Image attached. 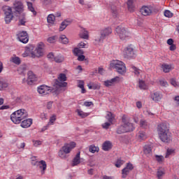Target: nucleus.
<instances>
[{
  "instance_id": "f257e3e1",
  "label": "nucleus",
  "mask_w": 179,
  "mask_h": 179,
  "mask_svg": "<svg viewBox=\"0 0 179 179\" xmlns=\"http://www.w3.org/2000/svg\"><path fill=\"white\" fill-rule=\"evenodd\" d=\"M28 117L27 111L24 109H20L13 113L10 115V120L14 124H20L23 120Z\"/></svg>"
},
{
  "instance_id": "f03ea898",
  "label": "nucleus",
  "mask_w": 179,
  "mask_h": 179,
  "mask_svg": "<svg viewBox=\"0 0 179 179\" xmlns=\"http://www.w3.org/2000/svg\"><path fill=\"white\" fill-rule=\"evenodd\" d=\"M122 122L121 124L117 130V134L121 135V134H125L127 132H131L134 131V124L128 121H127V116L123 115L122 117Z\"/></svg>"
},
{
  "instance_id": "7ed1b4c3",
  "label": "nucleus",
  "mask_w": 179,
  "mask_h": 179,
  "mask_svg": "<svg viewBox=\"0 0 179 179\" xmlns=\"http://www.w3.org/2000/svg\"><path fill=\"white\" fill-rule=\"evenodd\" d=\"M110 66L113 69H115L117 73L124 75L127 72L125 64L120 60H113L110 63Z\"/></svg>"
},
{
  "instance_id": "20e7f679",
  "label": "nucleus",
  "mask_w": 179,
  "mask_h": 179,
  "mask_svg": "<svg viewBox=\"0 0 179 179\" xmlns=\"http://www.w3.org/2000/svg\"><path fill=\"white\" fill-rule=\"evenodd\" d=\"M116 34L122 40V41H125V40H129L131 37V32L128 31V29L122 27L118 26L115 29Z\"/></svg>"
},
{
  "instance_id": "39448f33",
  "label": "nucleus",
  "mask_w": 179,
  "mask_h": 179,
  "mask_svg": "<svg viewBox=\"0 0 179 179\" xmlns=\"http://www.w3.org/2000/svg\"><path fill=\"white\" fill-rule=\"evenodd\" d=\"M31 58H40L44 55V43L40 42L34 49L31 46Z\"/></svg>"
},
{
  "instance_id": "423d86ee",
  "label": "nucleus",
  "mask_w": 179,
  "mask_h": 179,
  "mask_svg": "<svg viewBox=\"0 0 179 179\" xmlns=\"http://www.w3.org/2000/svg\"><path fill=\"white\" fill-rule=\"evenodd\" d=\"M140 12L143 16H152L154 13L159 12V8L156 6H143Z\"/></svg>"
},
{
  "instance_id": "0eeeda50",
  "label": "nucleus",
  "mask_w": 179,
  "mask_h": 179,
  "mask_svg": "<svg viewBox=\"0 0 179 179\" xmlns=\"http://www.w3.org/2000/svg\"><path fill=\"white\" fill-rule=\"evenodd\" d=\"M2 9L6 16L5 22L6 24H9V23L12 22V19H13V13H12V8L9 6H3L2 7Z\"/></svg>"
},
{
  "instance_id": "6e6552de",
  "label": "nucleus",
  "mask_w": 179,
  "mask_h": 179,
  "mask_svg": "<svg viewBox=\"0 0 179 179\" xmlns=\"http://www.w3.org/2000/svg\"><path fill=\"white\" fill-rule=\"evenodd\" d=\"M13 9L15 10L13 14L15 16H17V17H19L20 15H24V13H23V3H22V1H15L13 3Z\"/></svg>"
},
{
  "instance_id": "1a4fd4ad",
  "label": "nucleus",
  "mask_w": 179,
  "mask_h": 179,
  "mask_svg": "<svg viewBox=\"0 0 179 179\" xmlns=\"http://www.w3.org/2000/svg\"><path fill=\"white\" fill-rule=\"evenodd\" d=\"M65 81H66V75L60 73L58 78L55 80V85L57 87H66L68 83H65Z\"/></svg>"
},
{
  "instance_id": "9d476101",
  "label": "nucleus",
  "mask_w": 179,
  "mask_h": 179,
  "mask_svg": "<svg viewBox=\"0 0 179 179\" xmlns=\"http://www.w3.org/2000/svg\"><path fill=\"white\" fill-rule=\"evenodd\" d=\"M124 57L127 59H131V58H135V50L132 45H128L124 50Z\"/></svg>"
},
{
  "instance_id": "9b49d317",
  "label": "nucleus",
  "mask_w": 179,
  "mask_h": 179,
  "mask_svg": "<svg viewBox=\"0 0 179 179\" xmlns=\"http://www.w3.org/2000/svg\"><path fill=\"white\" fill-rule=\"evenodd\" d=\"M120 81L121 78H120L118 76H116L113 78H111L110 80H105L103 82V85L106 86V87H111V86H115L117 83H120Z\"/></svg>"
},
{
  "instance_id": "f8f14e48",
  "label": "nucleus",
  "mask_w": 179,
  "mask_h": 179,
  "mask_svg": "<svg viewBox=\"0 0 179 179\" xmlns=\"http://www.w3.org/2000/svg\"><path fill=\"white\" fill-rule=\"evenodd\" d=\"M51 92H52L51 87H48L47 85H41L38 87V92L39 94H43V96L50 94Z\"/></svg>"
},
{
  "instance_id": "ddd939ff",
  "label": "nucleus",
  "mask_w": 179,
  "mask_h": 179,
  "mask_svg": "<svg viewBox=\"0 0 179 179\" xmlns=\"http://www.w3.org/2000/svg\"><path fill=\"white\" fill-rule=\"evenodd\" d=\"M17 38L19 41L23 43V44H27L29 43V35L27 31H21L17 34Z\"/></svg>"
},
{
  "instance_id": "4468645a",
  "label": "nucleus",
  "mask_w": 179,
  "mask_h": 179,
  "mask_svg": "<svg viewBox=\"0 0 179 179\" xmlns=\"http://www.w3.org/2000/svg\"><path fill=\"white\" fill-rule=\"evenodd\" d=\"M159 139L165 143H169L171 141V133L170 131H165L159 134Z\"/></svg>"
},
{
  "instance_id": "2eb2a0df",
  "label": "nucleus",
  "mask_w": 179,
  "mask_h": 179,
  "mask_svg": "<svg viewBox=\"0 0 179 179\" xmlns=\"http://www.w3.org/2000/svg\"><path fill=\"white\" fill-rule=\"evenodd\" d=\"M76 146V143L75 142H71L70 143L65 144L62 149L68 155L69 153H71L72 149H75Z\"/></svg>"
},
{
  "instance_id": "dca6fc26",
  "label": "nucleus",
  "mask_w": 179,
  "mask_h": 179,
  "mask_svg": "<svg viewBox=\"0 0 179 179\" xmlns=\"http://www.w3.org/2000/svg\"><path fill=\"white\" fill-rule=\"evenodd\" d=\"M31 164L32 166H39V168L42 169L41 174H44V172L47 170V163L44 160L31 162Z\"/></svg>"
},
{
  "instance_id": "f3484780",
  "label": "nucleus",
  "mask_w": 179,
  "mask_h": 179,
  "mask_svg": "<svg viewBox=\"0 0 179 179\" xmlns=\"http://www.w3.org/2000/svg\"><path fill=\"white\" fill-rule=\"evenodd\" d=\"M134 169V166L132 164L128 163L127 166L122 169V178H127V176L128 174H129L130 171H132Z\"/></svg>"
},
{
  "instance_id": "a211bd4d",
  "label": "nucleus",
  "mask_w": 179,
  "mask_h": 179,
  "mask_svg": "<svg viewBox=\"0 0 179 179\" xmlns=\"http://www.w3.org/2000/svg\"><path fill=\"white\" fill-rule=\"evenodd\" d=\"M27 76V85H31L34 82L37 81V76L33 73V71H29Z\"/></svg>"
},
{
  "instance_id": "6ab92c4d",
  "label": "nucleus",
  "mask_w": 179,
  "mask_h": 179,
  "mask_svg": "<svg viewBox=\"0 0 179 179\" xmlns=\"http://www.w3.org/2000/svg\"><path fill=\"white\" fill-rule=\"evenodd\" d=\"M169 128H167V124L166 123H160L157 126V132L158 134L160 135L162 134H164V132H168Z\"/></svg>"
},
{
  "instance_id": "aec40b11",
  "label": "nucleus",
  "mask_w": 179,
  "mask_h": 179,
  "mask_svg": "<svg viewBox=\"0 0 179 179\" xmlns=\"http://www.w3.org/2000/svg\"><path fill=\"white\" fill-rule=\"evenodd\" d=\"M162 97H163V96L159 92H155L151 94L152 100L156 103H157V101H160V100H162Z\"/></svg>"
},
{
  "instance_id": "412c9836",
  "label": "nucleus",
  "mask_w": 179,
  "mask_h": 179,
  "mask_svg": "<svg viewBox=\"0 0 179 179\" xmlns=\"http://www.w3.org/2000/svg\"><path fill=\"white\" fill-rule=\"evenodd\" d=\"M113 148V143L110 141H105L102 145V149L105 152H108V150H111Z\"/></svg>"
},
{
  "instance_id": "4be33fe9",
  "label": "nucleus",
  "mask_w": 179,
  "mask_h": 179,
  "mask_svg": "<svg viewBox=\"0 0 179 179\" xmlns=\"http://www.w3.org/2000/svg\"><path fill=\"white\" fill-rule=\"evenodd\" d=\"M33 124V120L31 119L24 120L21 122V127L22 128H29Z\"/></svg>"
},
{
  "instance_id": "5701e85b",
  "label": "nucleus",
  "mask_w": 179,
  "mask_h": 179,
  "mask_svg": "<svg viewBox=\"0 0 179 179\" xmlns=\"http://www.w3.org/2000/svg\"><path fill=\"white\" fill-rule=\"evenodd\" d=\"M80 164V152H78L73 159L72 166L75 167V166H78V164Z\"/></svg>"
},
{
  "instance_id": "b1692460",
  "label": "nucleus",
  "mask_w": 179,
  "mask_h": 179,
  "mask_svg": "<svg viewBox=\"0 0 179 179\" xmlns=\"http://www.w3.org/2000/svg\"><path fill=\"white\" fill-rule=\"evenodd\" d=\"M9 87L8 81L3 78H0V90H5Z\"/></svg>"
},
{
  "instance_id": "393cba45",
  "label": "nucleus",
  "mask_w": 179,
  "mask_h": 179,
  "mask_svg": "<svg viewBox=\"0 0 179 179\" xmlns=\"http://www.w3.org/2000/svg\"><path fill=\"white\" fill-rule=\"evenodd\" d=\"M113 33V29L110 27L103 29L101 31V36H103V37H107V36H110Z\"/></svg>"
},
{
  "instance_id": "a878e982",
  "label": "nucleus",
  "mask_w": 179,
  "mask_h": 179,
  "mask_svg": "<svg viewBox=\"0 0 179 179\" xmlns=\"http://www.w3.org/2000/svg\"><path fill=\"white\" fill-rule=\"evenodd\" d=\"M162 69L163 70V72L165 73H169L172 69L171 64H163L161 66Z\"/></svg>"
},
{
  "instance_id": "bb28decb",
  "label": "nucleus",
  "mask_w": 179,
  "mask_h": 179,
  "mask_svg": "<svg viewBox=\"0 0 179 179\" xmlns=\"http://www.w3.org/2000/svg\"><path fill=\"white\" fill-rule=\"evenodd\" d=\"M71 24V21L64 20L61 23V25L59 27V31H64Z\"/></svg>"
},
{
  "instance_id": "cd10ccee",
  "label": "nucleus",
  "mask_w": 179,
  "mask_h": 179,
  "mask_svg": "<svg viewBox=\"0 0 179 179\" xmlns=\"http://www.w3.org/2000/svg\"><path fill=\"white\" fill-rule=\"evenodd\" d=\"M80 38H84L85 40H87L89 38V32L86 29H83L80 31Z\"/></svg>"
},
{
  "instance_id": "c85d7f7f",
  "label": "nucleus",
  "mask_w": 179,
  "mask_h": 179,
  "mask_svg": "<svg viewBox=\"0 0 179 179\" xmlns=\"http://www.w3.org/2000/svg\"><path fill=\"white\" fill-rule=\"evenodd\" d=\"M10 62H13V64H15V65H20V64L22 62L20 61V58L19 57H16V56H13V57H10Z\"/></svg>"
},
{
  "instance_id": "c756f323",
  "label": "nucleus",
  "mask_w": 179,
  "mask_h": 179,
  "mask_svg": "<svg viewBox=\"0 0 179 179\" xmlns=\"http://www.w3.org/2000/svg\"><path fill=\"white\" fill-rule=\"evenodd\" d=\"M26 71H27L26 65H22L17 69V72L20 75H24Z\"/></svg>"
},
{
  "instance_id": "7c9ffc66",
  "label": "nucleus",
  "mask_w": 179,
  "mask_h": 179,
  "mask_svg": "<svg viewBox=\"0 0 179 179\" xmlns=\"http://www.w3.org/2000/svg\"><path fill=\"white\" fill-rule=\"evenodd\" d=\"M78 87H80V89H81V93H86V90L85 89V83L83 80L78 81Z\"/></svg>"
},
{
  "instance_id": "2f4dec72",
  "label": "nucleus",
  "mask_w": 179,
  "mask_h": 179,
  "mask_svg": "<svg viewBox=\"0 0 179 179\" xmlns=\"http://www.w3.org/2000/svg\"><path fill=\"white\" fill-rule=\"evenodd\" d=\"M106 120H108V122L113 123L114 121L115 116L111 112H108L106 116Z\"/></svg>"
},
{
  "instance_id": "473e14b6",
  "label": "nucleus",
  "mask_w": 179,
  "mask_h": 179,
  "mask_svg": "<svg viewBox=\"0 0 179 179\" xmlns=\"http://www.w3.org/2000/svg\"><path fill=\"white\" fill-rule=\"evenodd\" d=\"M27 4L29 10H30V12H32L34 16H36V15H37V12L36 11V10H34V7H33V3L27 2Z\"/></svg>"
},
{
  "instance_id": "72a5a7b5",
  "label": "nucleus",
  "mask_w": 179,
  "mask_h": 179,
  "mask_svg": "<svg viewBox=\"0 0 179 179\" xmlns=\"http://www.w3.org/2000/svg\"><path fill=\"white\" fill-rule=\"evenodd\" d=\"M106 39V36L101 35L100 36H98L97 38L96 39V44H98V45H100L103 44V42Z\"/></svg>"
},
{
  "instance_id": "f704fd0d",
  "label": "nucleus",
  "mask_w": 179,
  "mask_h": 179,
  "mask_svg": "<svg viewBox=\"0 0 179 179\" xmlns=\"http://www.w3.org/2000/svg\"><path fill=\"white\" fill-rule=\"evenodd\" d=\"M22 17H20L19 22H18V26H24L26 24V16L25 14L21 15Z\"/></svg>"
},
{
  "instance_id": "c9c22d12",
  "label": "nucleus",
  "mask_w": 179,
  "mask_h": 179,
  "mask_svg": "<svg viewBox=\"0 0 179 179\" xmlns=\"http://www.w3.org/2000/svg\"><path fill=\"white\" fill-rule=\"evenodd\" d=\"M31 50H32L31 46L27 48L25 52L22 54V57L24 58H26V57H29V55L31 57Z\"/></svg>"
},
{
  "instance_id": "e433bc0d",
  "label": "nucleus",
  "mask_w": 179,
  "mask_h": 179,
  "mask_svg": "<svg viewBox=\"0 0 179 179\" xmlns=\"http://www.w3.org/2000/svg\"><path fill=\"white\" fill-rule=\"evenodd\" d=\"M138 87L141 90H146V89H148V85H146V83H145V81L140 80L138 83Z\"/></svg>"
},
{
  "instance_id": "4c0bfd02",
  "label": "nucleus",
  "mask_w": 179,
  "mask_h": 179,
  "mask_svg": "<svg viewBox=\"0 0 179 179\" xmlns=\"http://www.w3.org/2000/svg\"><path fill=\"white\" fill-rule=\"evenodd\" d=\"M137 136H138V139H140L141 141H145V139L148 138V136H146V133L142 131H139Z\"/></svg>"
},
{
  "instance_id": "58836bf2",
  "label": "nucleus",
  "mask_w": 179,
  "mask_h": 179,
  "mask_svg": "<svg viewBox=\"0 0 179 179\" xmlns=\"http://www.w3.org/2000/svg\"><path fill=\"white\" fill-rule=\"evenodd\" d=\"M127 6L129 10H130V12H134V8H135V6L134 5V0H128Z\"/></svg>"
},
{
  "instance_id": "ea45409f",
  "label": "nucleus",
  "mask_w": 179,
  "mask_h": 179,
  "mask_svg": "<svg viewBox=\"0 0 179 179\" xmlns=\"http://www.w3.org/2000/svg\"><path fill=\"white\" fill-rule=\"evenodd\" d=\"M174 153H176V150L174 149L168 148L166 150V155H165L166 159H168V157L169 156H173V155H174Z\"/></svg>"
},
{
  "instance_id": "a19ab883",
  "label": "nucleus",
  "mask_w": 179,
  "mask_h": 179,
  "mask_svg": "<svg viewBox=\"0 0 179 179\" xmlns=\"http://www.w3.org/2000/svg\"><path fill=\"white\" fill-rule=\"evenodd\" d=\"M48 23H50V24H54V22H55V15L50 14L48 16L47 18Z\"/></svg>"
},
{
  "instance_id": "79ce46f5",
  "label": "nucleus",
  "mask_w": 179,
  "mask_h": 179,
  "mask_svg": "<svg viewBox=\"0 0 179 179\" xmlns=\"http://www.w3.org/2000/svg\"><path fill=\"white\" fill-rule=\"evenodd\" d=\"M143 152L145 155H146L147 156H149L150 153H152V148H150V146L149 145H145L144 147Z\"/></svg>"
},
{
  "instance_id": "37998d69",
  "label": "nucleus",
  "mask_w": 179,
  "mask_h": 179,
  "mask_svg": "<svg viewBox=\"0 0 179 179\" xmlns=\"http://www.w3.org/2000/svg\"><path fill=\"white\" fill-rule=\"evenodd\" d=\"M59 41L62 44H68L69 43V41L68 40V38L65 35H62L59 38Z\"/></svg>"
},
{
  "instance_id": "c03bdc74",
  "label": "nucleus",
  "mask_w": 179,
  "mask_h": 179,
  "mask_svg": "<svg viewBox=\"0 0 179 179\" xmlns=\"http://www.w3.org/2000/svg\"><path fill=\"white\" fill-rule=\"evenodd\" d=\"M73 52L74 55H76L77 57H78L79 55H82V54H83V51L79 49V48H74V50H73Z\"/></svg>"
},
{
  "instance_id": "a18cd8bd",
  "label": "nucleus",
  "mask_w": 179,
  "mask_h": 179,
  "mask_svg": "<svg viewBox=\"0 0 179 179\" xmlns=\"http://www.w3.org/2000/svg\"><path fill=\"white\" fill-rule=\"evenodd\" d=\"M89 152H90L91 153H94L95 152H99V148H97L94 145H91L89 147Z\"/></svg>"
},
{
  "instance_id": "49530a36",
  "label": "nucleus",
  "mask_w": 179,
  "mask_h": 179,
  "mask_svg": "<svg viewBox=\"0 0 179 179\" xmlns=\"http://www.w3.org/2000/svg\"><path fill=\"white\" fill-rule=\"evenodd\" d=\"M77 113H78V115L80 117H81V118H86V117H87L89 115V113H86L79 109L77 110Z\"/></svg>"
},
{
  "instance_id": "de8ad7c7",
  "label": "nucleus",
  "mask_w": 179,
  "mask_h": 179,
  "mask_svg": "<svg viewBox=\"0 0 179 179\" xmlns=\"http://www.w3.org/2000/svg\"><path fill=\"white\" fill-rule=\"evenodd\" d=\"M58 155L62 159H66V155L68 154L65 152L63 149H61L59 150Z\"/></svg>"
},
{
  "instance_id": "09e8293b",
  "label": "nucleus",
  "mask_w": 179,
  "mask_h": 179,
  "mask_svg": "<svg viewBox=\"0 0 179 179\" xmlns=\"http://www.w3.org/2000/svg\"><path fill=\"white\" fill-rule=\"evenodd\" d=\"M159 84L160 85V86H162V87H167V86H169V83L164 79L159 80Z\"/></svg>"
},
{
  "instance_id": "8fccbe9b",
  "label": "nucleus",
  "mask_w": 179,
  "mask_h": 179,
  "mask_svg": "<svg viewBox=\"0 0 179 179\" xmlns=\"http://www.w3.org/2000/svg\"><path fill=\"white\" fill-rule=\"evenodd\" d=\"M40 2L43 6H47V5H51L52 3V0H40Z\"/></svg>"
},
{
  "instance_id": "3c124183",
  "label": "nucleus",
  "mask_w": 179,
  "mask_h": 179,
  "mask_svg": "<svg viewBox=\"0 0 179 179\" xmlns=\"http://www.w3.org/2000/svg\"><path fill=\"white\" fill-rule=\"evenodd\" d=\"M155 159L158 163H163L164 160V157L162 155H155Z\"/></svg>"
},
{
  "instance_id": "603ef678",
  "label": "nucleus",
  "mask_w": 179,
  "mask_h": 179,
  "mask_svg": "<svg viewBox=\"0 0 179 179\" xmlns=\"http://www.w3.org/2000/svg\"><path fill=\"white\" fill-rule=\"evenodd\" d=\"M88 89H92L93 90H96L99 87V86L93 83H91L87 85Z\"/></svg>"
},
{
  "instance_id": "864d4df0",
  "label": "nucleus",
  "mask_w": 179,
  "mask_h": 179,
  "mask_svg": "<svg viewBox=\"0 0 179 179\" xmlns=\"http://www.w3.org/2000/svg\"><path fill=\"white\" fill-rule=\"evenodd\" d=\"M131 69L134 71L135 75H136L137 76H139V75L141 74V69L136 68L135 66H131Z\"/></svg>"
},
{
  "instance_id": "5fc2aeb1",
  "label": "nucleus",
  "mask_w": 179,
  "mask_h": 179,
  "mask_svg": "<svg viewBox=\"0 0 179 179\" xmlns=\"http://www.w3.org/2000/svg\"><path fill=\"white\" fill-rule=\"evenodd\" d=\"M125 163V162L124 160H122L121 159H117V161L116 162L115 166L117 168H120L121 166H122V164H124Z\"/></svg>"
},
{
  "instance_id": "6e6d98bb",
  "label": "nucleus",
  "mask_w": 179,
  "mask_h": 179,
  "mask_svg": "<svg viewBox=\"0 0 179 179\" xmlns=\"http://www.w3.org/2000/svg\"><path fill=\"white\" fill-rule=\"evenodd\" d=\"M164 15L166 17H173V13L171 11L166 10L164 11Z\"/></svg>"
},
{
  "instance_id": "4d7b16f0",
  "label": "nucleus",
  "mask_w": 179,
  "mask_h": 179,
  "mask_svg": "<svg viewBox=\"0 0 179 179\" xmlns=\"http://www.w3.org/2000/svg\"><path fill=\"white\" fill-rule=\"evenodd\" d=\"M57 120V117L55 116V115H53L52 117H50V122L48 123V125H54V122H55Z\"/></svg>"
},
{
  "instance_id": "13d9d810",
  "label": "nucleus",
  "mask_w": 179,
  "mask_h": 179,
  "mask_svg": "<svg viewBox=\"0 0 179 179\" xmlns=\"http://www.w3.org/2000/svg\"><path fill=\"white\" fill-rule=\"evenodd\" d=\"M57 38H58V37L56 36L49 37L48 38V42L50 43H55V41H57Z\"/></svg>"
},
{
  "instance_id": "bf43d9fd",
  "label": "nucleus",
  "mask_w": 179,
  "mask_h": 179,
  "mask_svg": "<svg viewBox=\"0 0 179 179\" xmlns=\"http://www.w3.org/2000/svg\"><path fill=\"white\" fill-rule=\"evenodd\" d=\"M140 126L141 128H146V127H148V122H146L145 120H141L140 121Z\"/></svg>"
},
{
  "instance_id": "052dcab7",
  "label": "nucleus",
  "mask_w": 179,
  "mask_h": 179,
  "mask_svg": "<svg viewBox=\"0 0 179 179\" xmlns=\"http://www.w3.org/2000/svg\"><path fill=\"white\" fill-rule=\"evenodd\" d=\"M55 62H64V57L62 56H57L56 57L54 58Z\"/></svg>"
},
{
  "instance_id": "680f3d73",
  "label": "nucleus",
  "mask_w": 179,
  "mask_h": 179,
  "mask_svg": "<svg viewBox=\"0 0 179 179\" xmlns=\"http://www.w3.org/2000/svg\"><path fill=\"white\" fill-rule=\"evenodd\" d=\"M112 14L113 17H115V19H116V17H118V13L117 12V8L115 7H114L113 8H112Z\"/></svg>"
},
{
  "instance_id": "e2e57ef3",
  "label": "nucleus",
  "mask_w": 179,
  "mask_h": 179,
  "mask_svg": "<svg viewBox=\"0 0 179 179\" xmlns=\"http://www.w3.org/2000/svg\"><path fill=\"white\" fill-rule=\"evenodd\" d=\"M157 176L158 178H162V176H164V172L161 169H159L157 172Z\"/></svg>"
},
{
  "instance_id": "0e129e2a",
  "label": "nucleus",
  "mask_w": 179,
  "mask_h": 179,
  "mask_svg": "<svg viewBox=\"0 0 179 179\" xmlns=\"http://www.w3.org/2000/svg\"><path fill=\"white\" fill-rule=\"evenodd\" d=\"M110 125L111 122H105L102 124V128H103V129H108Z\"/></svg>"
},
{
  "instance_id": "69168bd1",
  "label": "nucleus",
  "mask_w": 179,
  "mask_h": 179,
  "mask_svg": "<svg viewBox=\"0 0 179 179\" xmlns=\"http://www.w3.org/2000/svg\"><path fill=\"white\" fill-rule=\"evenodd\" d=\"M33 143L34 146H35V148H37V146H40V145H41L42 142L41 141L33 140Z\"/></svg>"
},
{
  "instance_id": "338daca9",
  "label": "nucleus",
  "mask_w": 179,
  "mask_h": 179,
  "mask_svg": "<svg viewBox=\"0 0 179 179\" xmlns=\"http://www.w3.org/2000/svg\"><path fill=\"white\" fill-rule=\"evenodd\" d=\"M171 84L172 85V86H174V87H177L178 86L177 81H176V80H174L173 78L171 79Z\"/></svg>"
},
{
  "instance_id": "774afa93",
  "label": "nucleus",
  "mask_w": 179,
  "mask_h": 179,
  "mask_svg": "<svg viewBox=\"0 0 179 179\" xmlns=\"http://www.w3.org/2000/svg\"><path fill=\"white\" fill-rule=\"evenodd\" d=\"M78 61H84L85 60V55H80L78 57Z\"/></svg>"
}]
</instances>
